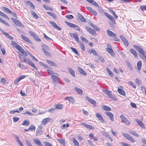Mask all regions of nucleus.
<instances>
[{
  "mask_svg": "<svg viewBox=\"0 0 146 146\" xmlns=\"http://www.w3.org/2000/svg\"><path fill=\"white\" fill-rule=\"evenodd\" d=\"M133 47L139 53L143 55V56H141L140 54H139L140 57L146 63V52L142 48L138 46L134 45Z\"/></svg>",
  "mask_w": 146,
  "mask_h": 146,
  "instance_id": "nucleus-1",
  "label": "nucleus"
},
{
  "mask_svg": "<svg viewBox=\"0 0 146 146\" xmlns=\"http://www.w3.org/2000/svg\"><path fill=\"white\" fill-rule=\"evenodd\" d=\"M120 117L121 120V122L124 123L126 125H130V122L123 115H121L120 116Z\"/></svg>",
  "mask_w": 146,
  "mask_h": 146,
  "instance_id": "nucleus-2",
  "label": "nucleus"
},
{
  "mask_svg": "<svg viewBox=\"0 0 146 146\" xmlns=\"http://www.w3.org/2000/svg\"><path fill=\"white\" fill-rule=\"evenodd\" d=\"M11 20L17 25L22 27H24V26L23 24L21 23L19 20L13 18H11Z\"/></svg>",
  "mask_w": 146,
  "mask_h": 146,
  "instance_id": "nucleus-3",
  "label": "nucleus"
},
{
  "mask_svg": "<svg viewBox=\"0 0 146 146\" xmlns=\"http://www.w3.org/2000/svg\"><path fill=\"white\" fill-rule=\"evenodd\" d=\"M123 135L125 137L127 140L131 141L132 143H134L135 141V139L132 137L131 136L127 133H123Z\"/></svg>",
  "mask_w": 146,
  "mask_h": 146,
  "instance_id": "nucleus-4",
  "label": "nucleus"
},
{
  "mask_svg": "<svg viewBox=\"0 0 146 146\" xmlns=\"http://www.w3.org/2000/svg\"><path fill=\"white\" fill-rule=\"evenodd\" d=\"M104 15L111 21L113 24H115V21L112 16L108 14L107 13H104Z\"/></svg>",
  "mask_w": 146,
  "mask_h": 146,
  "instance_id": "nucleus-5",
  "label": "nucleus"
},
{
  "mask_svg": "<svg viewBox=\"0 0 146 146\" xmlns=\"http://www.w3.org/2000/svg\"><path fill=\"white\" fill-rule=\"evenodd\" d=\"M86 99L90 103L92 104L94 106H96V102L95 100L92 99H91L88 96H86Z\"/></svg>",
  "mask_w": 146,
  "mask_h": 146,
  "instance_id": "nucleus-6",
  "label": "nucleus"
},
{
  "mask_svg": "<svg viewBox=\"0 0 146 146\" xmlns=\"http://www.w3.org/2000/svg\"><path fill=\"white\" fill-rule=\"evenodd\" d=\"M85 28L87 31L90 34L93 35L96 34V32L90 27L86 26L85 27Z\"/></svg>",
  "mask_w": 146,
  "mask_h": 146,
  "instance_id": "nucleus-7",
  "label": "nucleus"
},
{
  "mask_svg": "<svg viewBox=\"0 0 146 146\" xmlns=\"http://www.w3.org/2000/svg\"><path fill=\"white\" fill-rule=\"evenodd\" d=\"M119 37L122 40L123 42L124 43V44L126 46H128L129 45V43L127 40L125 38L123 35H121L119 36Z\"/></svg>",
  "mask_w": 146,
  "mask_h": 146,
  "instance_id": "nucleus-8",
  "label": "nucleus"
},
{
  "mask_svg": "<svg viewBox=\"0 0 146 146\" xmlns=\"http://www.w3.org/2000/svg\"><path fill=\"white\" fill-rule=\"evenodd\" d=\"M96 116L98 119V120L100 121L101 122L104 123H105V121L103 119V117L101 114L98 113H97L96 114Z\"/></svg>",
  "mask_w": 146,
  "mask_h": 146,
  "instance_id": "nucleus-9",
  "label": "nucleus"
},
{
  "mask_svg": "<svg viewBox=\"0 0 146 146\" xmlns=\"http://www.w3.org/2000/svg\"><path fill=\"white\" fill-rule=\"evenodd\" d=\"M52 119L50 118H47L44 119L41 122V124L43 125H45L47 122L51 121H52Z\"/></svg>",
  "mask_w": 146,
  "mask_h": 146,
  "instance_id": "nucleus-10",
  "label": "nucleus"
},
{
  "mask_svg": "<svg viewBox=\"0 0 146 146\" xmlns=\"http://www.w3.org/2000/svg\"><path fill=\"white\" fill-rule=\"evenodd\" d=\"M105 113L107 116L110 117V119L112 121H113V115L112 113L110 112H106Z\"/></svg>",
  "mask_w": 146,
  "mask_h": 146,
  "instance_id": "nucleus-11",
  "label": "nucleus"
},
{
  "mask_svg": "<svg viewBox=\"0 0 146 146\" xmlns=\"http://www.w3.org/2000/svg\"><path fill=\"white\" fill-rule=\"evenodd\" d=\"M17 49L18 50L23 54L26 56L27 55V52L20 46Z\"/></svg>",
  "mask_w": 146,
  "mask_h": 146,
  "instance_id": "nucleus-12",
  "label": "nucleus"
},
{
  "mask_svg": "<svg viewBox=\"0 0 146 146\" xmlns=\"http://www.w3.org/2000/svg\"><path fill=\"white\" fill-rule=\"evenodd\" d=\"M22 38L25 42H28L29 43L31 44L32 42L31 41L29 38L23 35H21Z\"/></svg>",
  "mask_w": 146,
  "mask_h": 146,
  "instance_id": "nucleus-13",
  "label": "nucleus"
},
{
  "mask_svg": "<svg viewBox=\"0 0 146 146\" xmlns=\"http://www.w3.org/2000/svg\"><path fill=\"white\" fill-rule=\"evenodd\" d=\"M78 17L80 20L82 22L85 23L86 22V19L81 14L78 13Z\"/></svg>",
  "mask_w": 146,
  "mask_h": 146,
  "instance_id": "nucleus-14",
  "label": "nucleus"
},
{
  "mask_svg": "<svg viewBox=\"0 0 146 146\" xmlns=\"http://www.w3.org/2000/svg\"><path fill=\"white\" fill-rule=\"evenodd\" d=\"M106 50L109 54H110L112 56L114 57L115 55L114 52L113 50L111 48H106Z\"/></svg>",
  "mask_w": 146,
  "mask_h": 146,
  "instance_id": "nucleus-15",
  "label": "nucleus"
},
{
  "mask_svg": "<svg viewBox=\"0 0 146 146\" xmlns=\"http://www.w3.org/2000/svg\"><path fill=\"white\" fill-rule=\"evenodd\" d=\"M106 31L108 34L110 36L115 37L116 36V35L111 31L109 30H107Z\"/></svg>",
  "mask_w": 146,
  "mask_h": 146,
  "instance_id": "nucleus-16",
  "label": "nucleus"
},
{
  "mask_svg": "<svg viewBox=\"0 0 146 146\" xmlns=\"http://www.w3.org/2000/svg\"><path fill=\"white\" fill-rule=\"evenodd\" d=\"M135 121L137 123L138 125L141 127L143 128H145V125L142 121H140L139 119H136Z\"/></svg>",
  "mask_w": 146,
  "mask_h": 146,
  "instance_id": "nucleus-17",
  "label": "nucleus"
},
{
  "mask_svg": "<svg viewBox=\"0 0 146 146\" xmlns=\"http://www.w3.org/2000/svg\"><path fill=\"white\" fill-rule=\"evenodd\" d=\"M103 92L106 94H107L110 98H112V95L111 92L109 90H103Z\"/></svg>",
  "mask_w": 146,
  "mask_h": 146,
  "instance_id": "nucleus-18",
  "label": "nucleus"
},
{
  "mask_svg": "<svg viewBox=\"0 0 146 146\" xmlns=\"http://www.w3.org/2000/svg\"><path fill=\"white\" fill-rule=\"evenodd\" d=\"M83 126L86 127L87 129H89L90 130H93L94 129V127L90 125L86 124V123H82V124Z\"/></svg>",
  "mask_w": 146,
  "mask_h": 146,
  "instance_id": "nucleus-19",
  "label": "nucleus"
},
{
  "mask_svg": "<svg viewBox=\"0 0 146 146\" xmlns=\"http://www.w3.org/2000/svg\"><path fill=\"white\" fill-rule=\"evenodd\" d=\"M129 51L134 56L135 58H138L137 54L135 50L133 49H130Z\"/></svg>",
  "mask_w": 146,
  "mask_h": 146,
  "instance_id": "nucleus-20",
  "label": "nucleus"
},
{
  "mask_svg": "<svg viewBox=\"0 0 146 146\" xmlns=\"http://www.w3.org/2000/svg\"><path fill=\"white\" fill-rule=\"evenodd\" d=\"M47 71H48V74L51 75V77H56V76L58 75L56 73H55L54 72L52 71V70H47Z\"/></svg>",
  "mask_w": 146,
  "mask_h": 146,
  "instance_id": "nucleus-21",
  "label": "nucleus"
},
{
  "mask_svg": "<svg viewBox=\"0 0 146 146\" xmlns=\"http://www.w3.org/2000/svg\"><path fill=\"white\" fill-rule=\"evenodd\" d=\"M33 141L35 143L37 144L39 146H42V145L41 142L38 139H33Z\"/></svg>",
  "mask_w": 146,
  "mask_h": 146,
  "instance_id": "nucleus-22",
  "label": "nucleus"
},
{
  "mask_svg": "<svg viewBox=\"0 0 146 146\" xmlns=\"http://www.w3.org/2000/svg\"><path fill=\"white\" fill-rule=\"evenodd\" d=\"M75 91L78 92V93L82 95L83 94V92L82 90L80 88L78 87H75L74 88Z\"/></svg>",
  "mask_w": 146,
  "mask_h": 146,
  "instance_id": "nucleus-23",
  "label": "nucleus"
},
{
  "mask_svg": "<svg viewBox=\"0 0 146 146\" xmlns=\"http://www.w3.org/2000/svg\"><path fill=\"white\" fill-rule=\"evenodd\" d=\"M14 137L16 139V141L19 144L20 146H23V144L21 141H20L17 135H14Z\"/></svg>",
  "mask_w": 146,
  "mask_h": 146,
  "instance_id": "nucleus-24",
  "label": "nucleus"
},
{
  "mask_svg": "<svg viewBox=\"0 0 146 146\" xmlns=\"http://www.w3.org/2000/svg\"><path fill=\"white\" fill-rule=\"evenodd\" d=\"M78 70L80 74L86 76L87 75V74L86 72L80 68H78Z\"/></svg>",
  "mask_w": 146,
  "mask_h": 146,
  "instance_id": "nucleus-25",
  "label": "nucleus"
},
{
  "mask_svg": "<svg viewBox=\"0 0 146 146\" xmlns=\"http://www.w3.org/2000/svg\"><path fill=\"white\" fill-rule=\"evenodd\" d=\"M11 43L13 46L17 49L20 46L19 45H18V44L15 42L12 41H11Z\"/></svg>",
  "mask_w": 146,
  "mask_h": 146,
  "instance_id": "nucleus-26",
  "label": "nucleus"
},
{
  "mask_svg": "<svg viewBox=\"0 0 146 146\" xmlns=\"http://www.w3.org/2000/svg\"><path fill=\"white\" fill-rule=\"evenodd\" d=\"M47 62L49 64H50L51 66H54L55 67L56 66V64L55 63V62L52 61H51L50 60H46Z\"/></svg>",
  "mask_w": 146,
  "mask_h": 146,
  "instance_id": "nucleus-27",
  "label": "nucleus"
},
{
  "mask_svg": "<svg viewBox=\"0 0 146 146\" xmlns=\"http://www.w3.org/2000/svg\"><path fill=\"white\" fill-rule=\"evenodd\" d=\"M118 92L121 95L123 96L125 95V93L124 90L122 89L118 88L117 90Z\"/></svg>",
  "mask_w": 146,
  "mask_h": 146,
  "instance_id": "nucleus-28",
  "label": "nucleus"
},
{
  "mask_svg": "<svg viewBox=\"0 0 146 146\" xmlns=\"http://www.w3.org/2000/svg\"><path fill=\"white\" fill-rule=\"evenodd\" d=\"M102 108L104 110L107 111H110L111 110V108L110 107L105 105L103 106Z\"/></svg>",
  "mask_w": 146,
  "mask_h": 146,
  "instance_id": "nucleus-29",
  "label": "nucleus"
},
{
  "mask_svg": "<svg viewBox=\"0 0 146 146\" xmlns=\"http://www.w3.org/2000/svg\"><path fill=\"white\" fill-rule=\"evenodd\" d=\"M2 8L3 10L5 11V12L9 13H12V11L10 9L6 7H3Z\"/></svg>",
  "mask_w": 146,
  "mask_h": 146,
  "instance_id": "nucleus-30",
  "label": "nucleus"
},
{
  "mask_svg": "<svg viewBox=\"0 0 146 146\" xmlns=\"http://www.w3.org/2000/svg\"><path fill=\"white\" fill-rule=\"evenodd\" d=\"M74 38L77 42H79V39L78 37V34L77 33H74Z\"/></svg>",
  "mask_w": 146,
  "mask_h": 146,
  "instance_id": "nucleus-31",
  "label": "nucleus"
},
{
  "mask_svg": "<svg viewBox=\"0 0 146 146\" xmlns=\"http://www.w3.org/2000/svg\"><path fill=\"white\" fill-rule=\"evenodd\" d=\"M65 100H68L70 102L73 103V98L71 97H66L64 98Z\"/></svg>",
  "mask_w": 146,
  "mask_h": 146,
  "instance_id": "nucleus-32",
  "label": "nucleus"
},
{
  "mask_svg": "<svg viewBox=\"0 0 146 146\" xmlns=\"http://www.w3.org/2000/svg\"><path fill=\"white\" fill-rule=\"evenodd\" d=\"M142 62L141 60L139 61L137 64V66L138 69L140 70L142 66Z\"/></svg>",
  "mask_w": 146,
  "mask_h": 146,
  "instance_id": "nucleus-33",
  "label": "nucleus"
},
{
  "mask_svg": "<svg viewBox=\"0 0 146 146\" xmlns=\"http://www.w3.org/2000/svg\"><path fill=\"white\" fill-rule=\"evenodd\" d=\"M47 13L50 16H52L54 19H56V16L54 13L49 12H47Z\"/></svg>",
  "mask_w": 146,
  "mask_h": 146,
  "instance_id": "nucleus-34",
  "label": "nucleus"
},
{
  "mask_svg": "<svg viewBox=\"0 0 146 146\" xmlns=\"http://www.w3.org/2000/svg\"><path fill=\"white\" fill-rule=\"evenodd\" d=\"M27 3L32 9H34L35 8V6L34 4L30 1H27Z\"/></svg>",
  "mask_w": 146,
  "mask_h": 146,
  "instance_id": "nucleus-35",
  "label": "nucleus"
},
{
  "mask_svg": "<svg viewBox=\"0 0 146 146\" xmlns=\"http://www.w3.org/2000/svg\"><path fill=\"white\" fill-rule=\"evenodd\" d=\"M30 124L28 120H25L23 123H22V125L24 126H28Z\"/></svg>",
  "mask_w": 146,
  "mask_h": 146,
  "instance_id": "nucleus-36",
  "label": "nucleus"
},
{
  "mask_svg": "<svg viewBox=\"0 0 146 146\" xmlns=\"http://www.w3.org/2000/svg\"><path fill=\"white\" fill-rule=\"evenodd\" d=\"M106 69L107 71L108 72L109 76L111 77L113 76V74L111 71L107 68H106Z\"/></svg>",
  "mask_w": 146,
  "mask_h": 146,
  "instance_id": "nucleus-37",
  "label": "nucleus"
},
{
  "mask_svg": "<svg viewBox=\"0 0 146 146\" xmlns=\"http://www.w3.org/2000/svg\"><path fill=\"white\" fill-rule=\"evenodd\" d=\"M43 6L46 10L51 11H53V9L51 8L46 6L45 5H43Z\"/></svg>",
  "mask_w": 146,
  "mask_h": 146,
  "instance_id": "nucleus-38",
  "label": "nucleus"
},
{
  "mask_svg": "<svg viewBox=\"0 0 146 146\" xmlns=\"http://www.w3.org/2000/svg\"><path fill=\"white\" fill-rule=\"evenodd\" d=\"M90 3L92 4V5H94L96 7H99L98 4L96 2L93 0H92V1H91V3Z\"/></svg>",
  "mask_w": 146,
  "mask_h": 146,
  "instance_id": "nucleus-39",
  "label": "nucleus"
},
{
  "mask_svg": "<svg viewBox=\"0 0 146 146\" xmlns=\"http://www.w3.org/2000/svg\"><path fill=\"white\" fill-rule=\"evenodd\" d=\"M129 133L131 135H133L136 137H138V135L137 133L134 131L132 130H130L129 131Z\"/></svg>",
  "mask_w": 146,
  "mask_h": 146,
  "instance_id": "nucleus-40",
  "label": "nucleus"
},
{
  "mask_svg": "<svg viewBox=\"0 0 146 146\" xmlns=\"http://www.w3.org/2000/svg\"><path fill=\"white\" fill-rule=\"evenodd\" d=\"M74 144L75 146H80L79 142L74 138Z\"/></svg>",
  "mask_w": 146,
  "mask_h": 146,
  "instance_id": "nucleus-41",
  "label": "nucleus"
},
{
  "mask_svg": "<svg viewBox=\"0 0 146 146\" xmlns=\"http://www.w3.org/2000/svg\"><path fill=\"white\" fill-rule=\"evenodd\" d=\"M4 34L6 36H7V38H9L11 40H12L13 39V37L10 35H9V34L8 33L5 32L4 33Z\"/></svg>",
  "mask_w": 146,
  "mask_h": 146,
  "instance_id": "nucleus-42",
  "label": "nucleus"
},
{
  "mask_svg": "<svg viewBox=\"0 0 146 146\" xmlns=\"http://www.w3.org/2000/svg\"><path fill=\"white\" fill-rule=\"evenodd\" d=\"M31 13L33 16L35 18L38 19L39 18L38 16L35 12L32 11L31 12Z\"/></svg>",
  "mask_w": 146,
  "mask_h": 146,
  "instance_id": "nucleus-43",
  "label": "nucleus"
},
{
  "mask_svg": "<svg viewBox=\"0 0 146 146\" xmlns=\"http://www.w3.org/2000/svg\"><path fill=\"white\" fill-rule=\"evenodd\" d=\"M62 106L61 104H58L56 106L55 108L58 109H60L62 108Z\"/></svg>",
  "mask_w": 146,
  "mask_h": 146,
  "instance_id": "nucleus-44",
  "label": "nucleus"
},
{
  "mask_svg": "<svg viewBox=\"0 0 146 146\" xmlns=\"http://www.w3.org/2000/svg\"><path fill=\"white\" fill-rule=\"evenodd\" d=\"M74 30L78 31H80V29L78 26L74 24Z\"/></svg>",
  "mask_w": 146,
  "mask_h": 146,
  "instance_id": "nucleus-45",
  "label": "nucleus"
},
{
  "mask_svg": "<svg viewBox=\"0 0 146 146\" xmlns=\"http://www.w3.org/2000/svg\"><path fill=\"white\" fill-rule=\"evenodd\" d=\"M98 9V11L101 14H104V13L105 12H104V11L102 9H101V8H99V7Z\"/></svg>",
  "mask_w": 146,
  "mask_h": 146,
  "instance_id": "nucleus-46",
  "label": "nucleus"
},
{
  "mask_svg": "<svg viewBox=\"0 0 146 146\" xmlns=\"http://www.w3.org/2000/svg\"><path fill=\"white\" fill-rule=\"evenodd\" d=\"M42 51L44 53V54L45 55L47 56H49L50 54L49 52L47 51L44 48H42Z\"/></svg>",
  "mask_w": 146,
  "mask_h": 146,
  "instance_id": "nucleus-47",
  "label": "nucleus"
},
{
  "mask_svg": "<svg viewBox=\"0 0 146 146\" xmlns=\"http://www.w3.org/2000/svg\"><path fill=\"white\" fill-rule=\"evenodd\" d=\"M65 22L67 25L70 27L72 28L73 27V24L72 23H70L67 21H65Z\"/></svg>",
  "mask_w": 146,
  "mask_h": 146,
  "instance_id": "nucleus-48",
  "label": "nucleus"
},
{
  "mask_svg": "<svg viewBox=\"0 0 146 146\" xmlns=\"http://www.w3.org/2000/svg\"><path fill=\"white\" fill-rule=\"evenodd\" d=\"M128 84L131 86L133 88L135 89L136 87V86L131 81H129Z\"/></svg>",
  "mask_w": 146,
  "mask_h": 146,
  "instance_id": "nucleus-49",
  "label": "nucleus"
},
{
  "mask_svg": "<svg viewBox=\"0 0 146 146\" xmlns=\"http://www.w3.org/2000/svg\"><path fill=\"white\" fill-rule=\"evenodd\" d=\"M80 46L81 49L82 50L84 51H85V45L83 43H82L80 44Z\"/></svg>",
  "mask_w": 146,
  "mask_h": 146,
  "instance_id": "nucleus-50",
  "label": "nucleus"
},
{
  "mask_svg": "<svg viewBox=\"0 0 146 146\" xmlns=\"http://www.w3.org/2000/svg\"><path fill=\"white\" fill-rule=\"evenodd\" d=\"M35 126L33 125H31L28 128V129L31 130H35Z\"/></svg>",
  "mask_w": 146,
  "mask_h": 146,
  "instance_id": "nucleus-51",
  "label": "nucleus"
},
{
  "mask_svg": "<svg viewBox=\"0 0 146 146\" xmlns=\"http://www.w3.org/2000/svg\"><path fill=\"white\" fill-rule=\"evenodd\" d=\"M58 142L61 144L63 145L64 144L65 141L64 139H58Z\"/></svg>",
  "mask_w": 146,
  "mask_h": 146,
  "instance_id": "nucleus-52",
  "label": "nucleus"
},
{
  "mask_svg": "<svg viewBox=\"0 0 146 146\" xmlns=\"http://www.w3.org/2000/svg\"><path fill=\"white\" fill-rule=\"evenodd\" d=\"M82 40L85 43H88V40L85 38L83 37L82 36L80 37Z\"/></svg>",
  "mask_w": 146,
  "mask_h": 146,
  "instance_id": "nucleus-53",
  "label": "nucleus"
},
{
  "mask_svg": "<svg viewBox=\"0 0 146 146\" xmlns=\"http://www.w3.org/2000/svg\"><path fill=\"white\" fill-rule=\"evenodd\" d=\"M58 75L56 76V77H51V78H52V80H53V81L54 82H56V80L58 78Z\"/></svg>",
  "mask_w": 146,
  "mask_h": 146,
  "instance_id": "nucleus-54",
  "label": "nucleus"
},
{
  "mask_svg": "<svg viewBox=\"0 0 146 146\" xmlns=\"http://www.w3.org/2000/svg\"><path fill=\"white\" fill-rule=\"evenodd\" d=\"M135 82L137 84H138L139 85H140L141 84V81L139 80V79H136Z\"/></svg>",
  "mask_w": 146,
  "mask_h": 146,
  "instance_id": "nucleus-55",
  "label": "nucleus"
},
{
  "mask_svg": "<svg viewBox=\"0 0 146 146\" xmlns=\"http://www.w3.org/2000/svg\"><path fill=\"white\" fill-rule=\"evenodd\" d=\"M140 9L142 11L146 10V5L141 6L140 7Z\"/></svg>",
  "mask_w": 146,
  "mask_h": 146,
  "instance_id": "nucleus-56",
  "label": "nucleus"
},
{
  "mask_svg": "<svg viewBox=\"0 0 146 146\" xmlns=\"http://www.w3.org/2000/svg\"><path fill=\"white\" fill-rule=\"evenodd\" d=\"M110 11L112 13V15L114 16L115 18V19H117V18L118 17L116 15L115 12L112 10H111Z\"/></svg>",
  "mask_w": 146,
  "mask_h": 146,
  "instance_id": "nucleus-57",
  "label": "nucleus"
},
{
  "mask_svg": "<svg viewBox=\"0 0 146 146\" xmlns=\"http://www.w3.org/2000/svg\"><path fill=\"white\" fill-rule=\"evenodd\" d=\"M23 114H27L28 115H30V116H31V115H33L32 113H31V112H30L29 111H26L25 112L23 113Z\"/></svg>",
  "mask_w": 146,
  "mask_h": 146,
  "instance_id": "nucleus-58",
  "label": "nucleus"
},
{
  "mask_svg": "<svg viewBox=\"0 0 146 146\" xmlns=\"http://www.w3.org/2000/svg\"><path fill=\"white\" fill-rule=\"evenodd\" d=\"M20 80L19 78H16L14 81V84H17L19 82Z\"/></svg>",
  "mask_w": 146,
  "mask_h": 146,
  "instance_id": "nucleus-59",
  "label": "nucleus"
},
{
  "mask_svg": "<svg viewBox=\"0 0 146 146\" xmlns=\"http://www.w3.org/2000/svg\"><path fill=\"white\" fill-rule=\"evenodd\" d=\"M50 23L52 25V26L55 28L56 27H57V25H56V24L54 22H52L51 21H50Z\"/></svg>",
  "mask_w": 146,
  "mask_h": 146,
  "instance_id": "nucleus-60",
  "label": "nucleus"
},
{
  "mask_svg": "<svg viewBox=\"0 0 146 146\" xmlns=\"http://www.w3.org/2000/svg\"><path fill=\"white\" fill-rule=\"evenodd\" d=\"M69 125L68 124H67L66 125L65 124H64L62 125V127H61V129H65V127H69Z\"/></svg>",
  "mask_w": 146,
  "mask_h": 146,
  "instance_id": "nucleus-61",
  "label": "nucleus"
},
{
  "mask_svg": "<svg viewBox=\"0 0 146 146\" xmlns=\"http://www.w3.org/2000/svg\"><path fill=\"white\" fill-rule=\"evenodd\" d=\"M66 17L68 19H71L73 18V16L72 15H68L66 16Z\"/></svg>",
  "mask_w": 146,
  "mask_h": 146,
  "instance_id": "nucleus-62",
  "label": "nucleus"
},
{
  "mask_svg": "<svg viewBox=\"0 0 146 146\" xmlns=\"http://www.w3.org/2000/svg\"><path fill=\"white\" fill-rule=\"evenodd\" d=\"M42 47L43 48H44L45 49H46L48 50H49L48 46L46 44H42Z\"/></svg>",
  "mask_w": 146,
  "mask_h": 146,
  "instance_id": "nucleus-63",
  "label": "nucleus"
},
{
  "mask_svg": "<svg viewBox=\"0 0 146 146\" xmlns=\"http://www.w3.org/2000/svg\"><path fill=\"white\" fill-rule=\"evenodd\" d=\"M25 142L27 146H33L31 143L28 140H26Z\"/></svg>",
  "mask_w": 146,
  "mask_h": 146,
  "instance_id": "nucleus-64",
  "label": "nucleus"
}]
</instances>
